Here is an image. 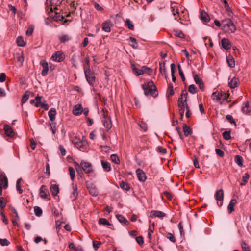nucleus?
<instances>
[{
  "instance_id": "f257e3e1",
  "label": "nucleus",
  "mask_w": 251,
  "mask_h": 251,
  "mask_svg": "<svg viewBox=\"0 0 251 251\" xmlns=\"http://www.w3.org/2000/svg\"><path fill=\"white\" fill-rule=\"evenodd\" d=\"M187 92L185 90H183L180 97L178 99L179 113L180 114L181 119H182L183 118L185 109L186 110V117L187 118H189L191 115V112L189 110V107L187 102Z\"/></svg>"
},
{
  "instance_id": "f03ea898",
  "label": "nucleus",
  "mask_w": 251,
  "mask_h": 251,
  "mask_svg": "<svg viewBox=\"0 0 251 251\" xmlns=\"http://www.w3.org/2000/svg\"><path fill=\"white\" fill-rule=\"evenodd\" d=\"M142 87L144 90V94L147 96H151L155 97L158 94L157 88L151 80L149 81L147 83L143 84Z\"/></svg>"
},
{
  "instance_id": "7ed1b4c3",
  "label": "nucleus",
  "mask_w": 251,
  "mask_h": 251,
  "mask_svg": "<svg viewBox=\"0 0 251 251\" xmlns=\"http://www.w3.org/2000/svg\"><path fill=\"white\" fill-rule=\"evenodd\" d=\"M222 29L225 32L234 33L236 30V26L230 19H225L222 21Z\"/></svg>"
},
{
  "instance_id": "20e7f679",
  "label": "nucleus",
  "mask_w": 251,
  "mask_h": 251,
  "mask_svg": "<svg viewBox=\"0 0 251 251\" xmlns=\"http://www.w3.org/2000/svg\"><path fill=\"white\" fill-rule=\"evenodd\" d=\"M228 97V94L222 93L218 91L213 92L211 96L212 99L219 102L220 104H222L225 101H227Z\"/></svg>"
},
{
  "instance_id": "39448f33",
  "label": "nucleus",
  "mask_w": 251,
  "mask_h": 251,
  "mask_svg": "<svg viewBox=\"0 0 251 251\" xmlns=\"http://www.w3.org/2000/svg\"><path fill=\"white\" fill-rule=\"evenodd\" d=\"M76 167H81L86 174H90L93 172V168L91 163L82 160L80 164L77 162L75 163Z\"/></svg>"
},
{
  "instance_id": "423d86ee",
  "label": "nucleus",
  "mask_w": 251,
  "mask_h": 251,
  "mask_svg": "<svg viewBox=\"0 0 251 251\" xmlns=\"http://www.w3.org/2000/svg\"><path fill=\"white\" fill-rule=\"evenodd\" d=\"M84 74L86 79L90 85H93L96 81V77L94 73L92 72L90 68L84 70Z\"/></svg>"
},
{
  "instance_id": "0eeeda50",
  "label": "nucleus",
  "mask_w": 251,
  "mask_h": 251,
  "mask_svg": "<svg viewBox=\"0 0 251 251\" xmlns=\"http://www.w3.org/2000/svg\"><path fill=\"white\" fill-rule=\"evenodd\" d=\"M63 0H47V7L50 9V11L53 12V10H57V7L59 6Z\"/></svg>"
},
{
  "instance_id": "6e6552de",
  "label": "nucleus",
  "mask_w": 251,
  "mask_h": 251,
  "mask_svg": "<svg viewBox=\"0 0 251 251\" xmlns=\"http://www.w3.org/2000/svg\"><path fill=\"white\" fill-rule=\"evenodd\" d=\"M171 10L173 15L175 16L174 19L178 21L177 18L182 19L181 15L179 12V5L176 3H172L171 4Z\"/></svg>"
},
{
  "instance_id": "1a4fd4ad",
  "label": "nucleus",
  "mask_w": 251,
  "mask_h": 251,
  "mask_svg": "<svg viewBox=\"0 0 251 251\" xmlns=\"http://www.w3.org/2000/svg\"><path fill=\"white\" fill-rule=\"evenodd\" d=\"M40 196L43 199H46L48 200L50 199L49 190L46 186L43 185L40 189Z\"/></svg>"
},
{
  "instance_id": "9d476101",
  "label": "nucleus",
  "mask_w": 251,
  "mask_h": 251,
  "mask_svg": "<svg viewBox=\"0 0 251 251\" xmlns=\"http://www.w3.org/2000/svg\"><path fill=\"white\" fill-rule=\"evenodd\" d=\"M215 197L217 201V204L219 206H221L223 204V200L224 198V191L222 189H220L216 191L215 194Z\"/></svg>"
},
{
  "instance_id": "9b49d317",
  "label": "nucleus",
  "mask_w": 251,
  "mask_h": 251,
  "mask_svg": "<svg viewBox=\"0 0 251 251\" xmlns=\"http://www.w3.org/2000/svg\"><path fill=\"white\" fill-rule=\"evenodd\" d=\"M86 187L89 191V193L92 196H97L98 195V191L96 186L92 183H86Z\"/></svg>"
},
{
  "instance_id": "f8f14e48",
  "label": "nucleus",
  "mask_w": 251,
  "mask_h": 251,
  "mask_svg": "<svg viewBox=\"0 0 251 251\" xmlns=\"http://www.w3.org/2000/svg\"><path fill=\"white\" fill-rule=\"evenodd\" d=\"M51 59L55 62H60L64 60V55L61 51H58L52 54Z\"/></svg>"
},
{
  "instance_id": "ddd939ff",
  "label": "nucleus",
  "mask_w": 251,
  "mask_h": 251,
  "mask_svg": "<svg viewBox=\"0 0 251 251\" xmlns=\"http://www.w3.org/2000/svg\"><path fill=\"white\" fill-rule=\"evenodd\" d=\"M136 172L138 180L141 182L145 181L147 177L144 172L142 169L138 168L136 170Z\"/></svg>"
},
{
  "instance_id": "4468645a",
  "label": "nucleus",
  "mask_w": 251,
  "mask_h": 251,
  "mask_svg": "<svg viewBox=\"0 0 251 251\" xmlns=\"http://www.w3.org/2000/svg\"><path fill=\"white\" fill-rule=\"evenodd\" d=\"M103 125L107 130H109L112 127V123L110 118L106 117L104 115L102 120Z\"/></svg>"
},
{
  "instance_id": "2eb2a0df",
  "label": "nucleus",
  "mask_w": 251,
  "mask_h": 251,
  "mask_svg": "<svg viewBox=\"0 0 251 251\" xmlns=\"http://www.w3.org/2000/svg\"><path fill=\"white\" fill-rule=\"evenodd\" d=\"M112 24L110 20H106L102 24V30L106 32H110L111 31V27Z\"/></svg>"
},
{
  "instance_id": "dca6fc26",
  "label": "nucleus",
  "mask_w": 251,
  "mask_h": 251,
  "mask_svg": "<svg viewBox=\"0 0 251 251\" xmlns=\"http://www.w3.org/2000/svg\"><path fill=\"white\" fill-rule=\"evenodd\" d=\"M72 142L75 147L80 149V150L83 149L84 144L86 143L85 142L80 141L79 139L77 138H74Z\"/></svg>"
},
{
  "instance_id": "f3484780",
  "label": "nucleus",
  "mask_w": 251,
  "mask_h": 251,
  "mask_svg": "<svg viewBox=\"0 0 251 251\" xmlns=\"http://www.w3.org/2000/svg\"><path fill=\"white\" fill-rule=\"evenodd\" d=\"M40 64L43 68V69L41 73L42 75L45 76L47 75L49 70L48 63L45 60H42L40 62Z\"/></svg>"
},
{
  "instance_id": "a211bd4d",
  "label": "nucleus",
  "mask_w": 251,
  "mask_h": 251,
  "mask_svg": "<svg viewBox=\"0 0 251 251\" xmlns=\"http://www.w3.org/2000/svg\"><path fill=\"white\" fill-rule=\"evenodd\" d=\"M221 44L222 47L226 50L231 48V44L230 41L226 38H224L221 40Z\"/></svg>"
},
{
  "instance_id": "6ab92c4d",
  "label": "nucleus",
  "mask_w": 251,
  "mask_h": 251,
  "mask_svg": "<svg viewBox=\"0 0 251 251\" xmlns=\"http://www.w3.org/2000/svg\"><path fill=\"white\" fill-rule=\"evenodd\" d=\"M4 130L5 134L10 137H14L15 134L13 129L8 125H5L4 126Z\"/></svg>"
},
{
  "instance_id": "aec40b11",
  "label": "nucleus",
  "mask_w": 251,
  "mask_h": 251,
  "mask_svg": "<svg viewBox=\"0 0 251 251\" xmlns=\"http://www.w3.org/2000/svg\"><path fill=\"white\" fill-rule=\"evenodd\" d=\"M83 111L82 105L81 104L75 105L73 109V113L75 116L80 115Z\"/></svg>"
},
{
  "instance_id": "412c9836",
  "label": "nucleus",
  "mask_w": 251,
  "mask_h": 251,
  "mask_svg": "<svg viewBox=\"0 0 251 251\" xmlns=\"http://www.w3.org/2000/svg\"><path fill=\"white\" fill-rule=\"evenodd\" d=\"M166 216L165 213L160 211L152 210L151 212L150 217H158L162 218Z\"/></svg>"
},
{
  "instance_id": "4be33fe9",
  "label": "nucleus",
  "mask_w": 251,
  "mask_h": 251,
  "mask_svg": "<svg viewBox=\"0 0 251 251\" xmlns=\"http://www.w3.org/2000/svg\"><path fill=\"white\" fill-rule=\"evenodd\" d=\"M194 79L195 83L199 85L200 89L201 90H203L204 84L203 83L202 79L200 78L197 75H194Z\"/></svg>"
},
{
  "instance_id": "5701e85b",
  "label": "nucleus",
  "mask_w": 251,
  "mask_h": 251,
  "mask_svg": "<svg viewBox=\"0 0 251 251\" xmlns=\"http://www.w3.org/2000/svg\"><path fill=\"white\" fill-rule=\"evenodd\" d=\"M50 190L52 195L56 196L59 193L58 185L56 184H51L50 187Z\"/></svg>"
},
{
  "instance_id": "b1692460",
  "label": "nucleus",
  "mask_w": 251,
  "mask_h": 251,
  "mask_svg": "<svg viewBox=\"0 0 251 251\" xmlns=\"http://www.w3.org/2000/svg\"><path fill=\"white\" fill-rule=\"evenodd\" d=\"M0 179L1 183L4 184V188H7L8 185V179L4 173L0 175Z\"/></svg>"
},
{
  "instance_id": "393cba45",
  "label": "nucleus",
  "mask_w": 251,
  "mask_h": 251,
  "mask_svg": "<svg viewBox=\"0 0 251 251\" xmlns=\"http://www.w3.org/2000/svg\"><path fill=\"white\" fill-rule=\"evenodd\" d=\"M72 188L73 191L70 196V198L73 200H75L76 199L78 196L77 187V185L75 184H72Z\"/></svg>"
},
{
  "instance_id": "a878e982",
  "label": "nucleus",
  "mask_w": 251,
  "mask_h": 251,
  "mask_svg": "<svg viewBox=\"0 0 251 251\" xmlns=\"http://www.w3.org/2000/svg\"><path fill=\"white\" fill-rule=\"evenodd\" d=\"M242 111L246 114L251 112V103H250L249 102H245L244 106L242 108Z\"/></svg>"
},
{
  "instance_id": "bb28decb",
  "label": "nucleus",
  "mask_w": 251,
  "mask_h": 251,
  "mask_svg": "<svg viewBox=\"0 0 251 251\" xmlns=\"http://www.w3.org/2000/svg\"><path fill=\"white\" fill-rule=\"evenodd\" d=\"M56 114V110L55 108H51L49 112H48V116L50 118V119L51 121H54L55 119V115Z\"/></svg>"
},
{
  "instance_id": "cd10ccee",
  "label": "nucleus",
  "mask_w": 251,
  "mask_h": 251,
  "mask_svg": "<svg viewBox=\"0 0 251 251\" xmlns=\"http://www.w3.org/2000/svg\"><path fill=\"white\" fill-rule=\"evenodd\" d=\"M239 84V80L236 77H233L228 83L229 86L231 88H235Z\"/></svg>"
},
{
  "instance_id": "c85d7f7f",
  "label": "nucleus",
  "mask_w": 251,
  "mask_h": 251,
  "mask_svg": "<svg viewBox=\"0 0 251 251\" xmlns=\"http://www.w3.org/2000/svg\"><path fill=\"white\" fill-rule=\"evenodd\" d=\"M35 100L36 102L35 103V106L36 107H40L42 105V102L45 101L42 97L38 95L36 96Z\"/></svg>"
},
{
  "instance_id": "c756f323",
  "label": "nucleus",
  "mask_w": 251,
  "mask_h": 251,
  "mask_svg": "<svg viewBox=\"0 0 251 251\" xmlns=\"http://www.w3.org/2000/svg\"><path fill=\"white\" fill-rule=\"evenodd\" d=\"M236 203V200L234 199H232L228 206V211L229 213H231L234 210V206Z\"/></svg>"
},
{
  "instance_id": "7c9ffc66",
  "label": "nucleus",
  "mask_w": 251,
  "mask_h": 251,
  "mask_svg": "<svg viewBox=\"0 0 251 251\" xmlns=\"http://www.w3.org/2000/svg\"><path fill=\"white\" fill-rule=\"evenodd\" d=\"M101 163L102 167L105 171L109 172L111 170V165L109 162L101 160Z\"/></svg>"
},
{
  "instance_id": "2f4dec72",
  "label": "nucleus",
  "mask_w": 251,
  "mask_h": 251,
  "mask_svg": "<svg viewBox=\"0 0 251 251\" xmlns=\"http://www.w3.org/2000/svg\"><path fill=\"white\" fill-rule=\"evenodd\" d=\"M179 12L181 15L182 19H179L180 20H184L186 19L187 17V10L182 6L179 5Z\"/></svg>"
},
{
  "instance_id": "473e14b6",
  "label": "nucleus",
  "mask_w": 251,
  "mask_h": 251,
  "mask_svg": "<svg viewBox=\"0 0 251 251\" xmlns=\"http://www.w3.org/2000/svg\"><path fill=\"white\" fill-rule=\"evenodd\" d=\"M201 19L204 22H209L210 19L207 13H206L204 11H202L201 12Z\"/></svg>"
},
{
  "instance_id": "72a5a7b5",
  "label": "nucleus",
  "mask_w": 251,
  "mask_h": 251,
  "mask_svg": "<svg viewBox=\"0 0 251 251\" xmlns=\"http://www.w3.org/2000/svg\"><path fill=\"white\" fill-rule=\"evenodd\" d=\"M226 61L230 67L233 68L235 67V61L232 56L230 55L227 56L226 57Z\"/></svg>"
},
{
  "instance_id": "f704fd0d",
  "label": "nucleus",
  "mask_w": 251,
  "mask_h": 251,
  "mask_svg": "<svg viewBox=\"0 0 251 251\" xmlns=\"http://www.w3.org/2000/svg\"><path fill=\"white\" fill-rule=\"evenodd\" d=\"M183 129L185 136H188L192 133V130L185 124L183 126Z\"/></svg>"
},
{
  "instance_id": "c9c22d12",
  "label": "nucleus",
  "mask_w": 251,
  "mask_h": 251,
  "mask_svg": "<svg viewBox=\"0 0 251 251\" xmlns=\"http://www.w3.org/2000/svg\"><path fill=\"white\" fill-rule=\"evenodd\" d=\"M116 217L120 223L126 225L128 224L129 222L123 216L117 214L116 215Z\"/></svg>"
},
{
  "instance_id": "e433bc0d",
  "label": "nucleus",
  "mask_w": 251,
  "mask_h": 251,
  "mask_svg": "<svg viewBox=\"0 0 251 251\" xmlns=\"http://www.w3.org/2000/svg\"><path fill=\"white\" fill-rule=\"evenodd\" d=\"M16 42L18 46L24 47L26 43L25 42L22 36H19L17 38Z\"/></svg>"
},
{
  "instance_id": "4c0bfd02",
  "label": "nucleus",
  "mask_w": 251,
  "mask_h": 251,
  "mask_svg": "<svg viewBox=\"0 0 251 251\" xmlns=\"http://www.w3.org/2000/svg\"><path fill=\"white\" fill-rule=\"evenodd\" d=\"M235 162L240 167L243 166V158L241 156L237 155L235 157Z\"/></svg>"
},
{
  "instance_id": "58836bf2",
  "label": "nucleus",
  "mask_w": 251,
  "mask_h": 251,
  "mask_svg": "<svg viewBox=\"0 0 251 251\" xmlns=\"http://www.w3.org/2000/svg\"><path fill=\"white\" fill-rule=\"evenodd\" d=\"M120 186L123 190L128 191L130 189V186L129 184L124 181H122L120 183Z\"/></svg>"
},
{
  "instance_id": "ea45409f",
  "label": "nucleus",
  "mask_w": 251,
  "mask_h": 251,
  "mask_svg": "<svg viewBox=\"0 0 251 251\" xmlns=\"http://www.w3.org/2000/svg\"><path fill=\"white\" fill-rule=\"evenodd\" d=\"M249 178V175L248 173H245V175L242 177V181L240 183V185L242 186H244L248 182V180Z\"/></svg>"
},
{
  "instance_id": "a19ab883",
  "label": "nucleus",
  "mask_w": 251,
  "mask_h": 251,
  "mask_svg": "<svg viewBox=\"0 0 251 251\" xmlns=\"http://www.w3.org/2000/svg\"><path fill=\"white\" fill-rule=\"evenodd\" d=\"M110 158L112 161L116 164H118L120 162L119 158L116 154H112L110 156Z\"/></svg>"
},
{
  "instance_id": "79ce46f5",
  "label": "nucleus",
  "mask_w": 251,
  "mask_h": 251,
  "mask_svg": "<svg viewBox=\"0 0 251 251\" xmlns=\"http://www.w3.org/2000/svg\"><path fill=\"white\" fill-rule=\"evenodd\" d=\"M125 25L127 26L129 29L132 30L134 29V25L129 19L126 20Z\"/></svg>"
},
{
  "instance_id": "37998d69",
  "label": "nucleus",
  "mask_w": 251,
  "mask_h": 251,
  "mask_svg": "<svg viewBox=\"0 0 251 251\" xmlns=\"http://www.w3.org/2000/svg\"><path fill=\"white\" fill-rule=\"evenodd\" d=\"M35 215L37 217H40L42 214V209L38 206H35L34 208Z\"/></svg>"
},
{
  "instance_id": "c03bdc74",
  "label": "nucleus",
  "mask_w": 251,
  "mask_h": 251,
  "mask_svg": "<svg viewBox=\"0 0 251 251\" xmlns=\"http://www.w3.org/2000/svg\"><path fill=\"white\" fill-rule=\"evenodd\" d=\"M171 67V76L172 77L173 81L175 82L176 80V77L175 76V65L174 63H172L170 65Z\"/></svg>"
},
{
  "instance_id": "a18cd8bd",
  "label": "nucleus",
  "mask_w": 251,
  "mask_h": 251,
  "mask_svg": "<svg viewBox=\"0 0 251 251\" xmlns=\"http://www.w3.org/2000/svg\"><path fill=\"white\" fill-rule=\"evenodd\" d=\"M29 94L28 93V91H26L22 96V100H21V103L22 104H24L29 99Z\"/></svg>"
},
{
  "instance_id": "49530a36",
  "label": "nucleus",
  "mask_w": 251,
  "mask_h": 251,
  "mask_svg": "<svg viewBox=\"0 0 251 251\" xmlns=\"http://www.w3.org/2000/svg\"><path fill=\"white\" fill-rule=\"evenodd\" d=\"M129 41L131 42L130 45L134 48H137L138 47V44L136 41V39L132 37H130L129 38Z\"/></svg>"
},
{
  "instance_id": "de8ad7c7",
  "label": "nucleus",
  "mask_w": 251,
  "mask_h": 251,
  "mask_svg": "<svg viewBox=\"0 0 251 251\" xmlns=\"http://www.w3.org/2000/svg\"><path fill=\"white\" fill-rule=\"evenodd\" d=\"M154 225L153 224L152 225H151L149 226L148 236L150 240L151 239V234L154 231Z\"/></svg>"
},
{
  "instance_id": "09e8293b",
  "label": "nucleus",
  "mask_w": 251,
  "mask_h": 251,
  "mask_svg": "<svg viewBox=\"0 0 251 251\" xmlns=\"http://www.w3.org/2000/svg\"><path fill=\"white\" fill-rule=\"evenodd\" d=\"M71 38L67 35H63L59 37V39L61 42L65 43L70 40Z\"/></svg>"
},
{
  "instance_id": "8fccbe9b",
  "label": "nucleus",
  "mask_w": 251,
  "mask_h": 251,
  "mask_svg": "<svg viewBox=\"0 0 251 251\" xmlns=\"http://www.w3.org/2000/svg\"><path fill=\"white\" fill-rule=\"evenodd\" d=\"M99 223L103 225H111V224L109 222V221L105 218H100L99 220Z\"/></svg>"
},
{
  "instance_id": "3c124183",
  "label": "nucleus",
  "mask_w": 251,
  "mask_h": 251,
  "mask_svg": "<svg viewBox=\"0 0 251 251\" xmlns=\"http://www.w3.org/2000/svg\"><path fill=\"white\" fill-rule=\"evenodd\" d=\"M189 92L192 94H195L197 92V87L194 84H191L189 86Z\"/></svg>"
},
{
  "instance_id": "603ef678",
  "label": "nucleus",
  "mask_w": 251,
  "mask_h": 251,
  "mask_svg": "<svg viewBox=\"0 0 251 251\" xmlns=\"http://www.w3.org/2000/svg\"><path fill=\"white\" fill-rule=\"evenodd\" d=\"M69 173H70L71 179L72 180H73L74 179L75 176V171L74 169L72 167H69Z\"/></svg>"
},
{
  "instance_id": "864d4df0",
  "label": "nucleus",
  "mask_w": 251,
  "mask_h": 251,
  "mask_svg": "<svg viewBox=\"0 0 251 251\" xmlns=\"http://www.w3.org/2000/svg\"><path fill=\"white\" fill-rule=\"evenodd\" d=\"M101 245V242L100 241H93V247L95 251H97Z\"/></svg>"
},
{
  "instance_id": "5fc2aeb1",
  "label": "nucleus",
  "mask_w": 251,
  "mask_h": 251,
  "mask_svg": "<svg viewBox=\"0 0 251 251\" xmlns=\"http://www.w3.org/2000/svg\"><path fill=\"white\" fill-rule=\"evenodd\" d=\"M224 139L226 140H228L231 138V136L230 134V132L229 131H224L222 133Z\"/></svg>"
},
{
  "instance_id": "6e6d98bb",
  "label": "nucleus",
  "mask_w": 251,
  "mask_h": 251,
  "mask_svg": "<svg viewBox=\"0 0 251 251\" xmlns=\"http://www.w3.org/2000/svg\"><path fill=\"white\" fill-rule=\"evenodd\" d=\"M159 71L161 73L163 74L166 72L165 64L164 62H160L159 63Z\"/></svg>"
},
{
  "instance_id": "4d7b16f0",
  "label": "nucleus",
  "mask_w": 251,
  "mask_h": 251,
  "mask_svg": "<svg viewBox=\"0 0 251 251\" xmlns=\"http://www.w3.org/2000/svg\"><path fill=\"white\" fill-rule=\"evenodd\" d=\"M10 242L6 239H0V244L2 246H8L10 244Z\"/></svg>"
},
{
  "instance_id": "13d9d810",
  "label": "nucleus",
  "mask_w": 251,
  "mask_h": 251,
  "mask_svg": "<svg viewBox=\"0 0 251 251\" xmlns=\"http://www.w3.org/2000/svg\"><path fill=\"white\" fill-rule=\"evenodd\" d=\"M225 8L226 12H227V15L229 17H232V11L231 9H230V8L229 7V5H227L226 6H225Z\"/></svg>"
},
{
  "instance_id": "bf43d9fd",
  "label": "nucleus",
  "mask_w": 251,
  "mask_h": 251,
  "mask_svg": "<svg viewBox=\"0 0 251 251\" xmlns=\"http://www.w3.org/2000/svg\"><path fill=\"white\" fill-rule=\"evenodd\" d=\"M138 125L140 126V127L144 131H145L147 130V126L145 123L143 122H139Z\"/></svg>"
},
{
  "instance_id": "052dcab7",
  "label": "nucleus",
  "mask_w": 251,
  "mask_h": 251,
  "mask_svg": "<svg viewBox=\"0 0 251 251\" xmlns=\"http://www.w3.org/2000/svg\"><path fill=\"white\" fill-rule=\"evenodd\" d=\"M166 237L167 238V239H168L169 240H170L171 242L173 243H175L176 242L175 237L171 233H167Z\"/></svg>"
},
{
  "instance_id": "680f3d73",
  "label": "nucleus",
  "mask_w": 251,
  "mask_h": 251,
  "mask_svg": "<svg viewBox=\"0 0 251 251\" xmlns=\"http://www.w3.org/2000/svg\"><path fill=\"white\" fill-rule=\"evenodd\" d=\"M241 247L244 251H250L249 247L244 241L241 243Z\"/></svg>"
},
{
  "instance_id": "e2e57ef3",
  "label": "nucleus",
  "mask_w": 251,
  "mask_h": 251,
  "mask_svg": "<svg viewBox=\"0 0 251 251\" xmlns=\"http://www.w3.org/2000/svg\"><path fill=\"white\" fill-rule=\"evenodd\" d=\"M6 205V203L4 202V199L3 197H0V207L3 209Z\"/></svg>"
},
{
  "instance_id": "0e129e2a",
  "label": "nucleus",
  "mask_w": 251,
  "mask_h": 251,
  "mask_svg": "<svg viewBox=\"0 0 251 251\" xmlns=\"http://www.w3.org/2000/svg\"><path fill=\"white\" fill-rule=\"evenodd\" d=\"M133 71L134 72V73L137 75H141L142 74H143V71H142V69H138L135 67H134L133 68Z\"/></svg>"
},
{
  "instance_id": "69168bd1",
  "label": "nucleus",
  "mask_w": 251,
  "mask_h": 251,
  "mask_svg": "<svg viewBox=\"0 0 251 251\" xmlns=\"http://www.w3.org/2000/svg\"><path fill=\"white\" fill-rule=\"evenodd\" d=\"M54 16L55 20L56 21H61L63 19V17L57 12L55 13V15Z\"/></svg>"
},
{
  "instance_id": "338daca9",
  "label": "nucleus",
  "mask_w": 251,
  "mask_h": 251,
  "mask_svg": "<svg viewBox=\"0 0 251 251\" xmlns=\"http://www.w3.org/2000/svg\"><path fill=\"white\" fill-rule=\"evenodd\" d=\"M215 151L217 154L219 155L220 157H223L224 155V151L220 149H216Z\"/></svg>"
},
{
  "instance_id": "774afa93",
  "label": "nucleus",
  "mask_w": 251,
  "mask_h": 251,
  "mask_svg": "<svg viewBox=\"0 0 251 251\" xmlns=\"http://www.w3.org/2000/svg\"><path fill=\"white\" fill-rule=\"evenodd\" d=\"M142 71H143V74L147 73L150 74L151 72V69L150 68L144 66L142 68Z\"/></svg>"
}]
</instances>
